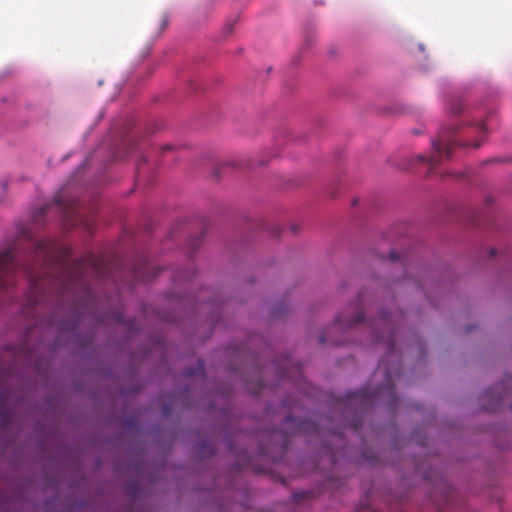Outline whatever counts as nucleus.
<instances>
[{"instance_id":"1","label":"nucleus","mask_w":512,"mask_h":512,"mask_svg":"<svg viewBox=\"0 0 512 512\" xmlns=\"http://www.w3.org/2000/svg\"><path fill=\"white\" fill-rule=\"evenodd\" d=\"M364 306L365 293L361 292L357 296L356 302L347 307L335 319L334 327L354 328L359 324H364L370 331L373 341L375 343L381 342L385 345L387 355L381 359L375 371V376L377 374L383 375L384 382L373 392H370L366 387L348 392L345 395L344 402L357 405L359 408H366L378 401H382L392 410L397 406L399 400L393 382V376L398 372L399 367L395 369L388 367L385 359L392 356L395 351L396 319L388 315L386 311H381L376 319L364 320ZM397 366L399 365L397 364Z\"/></svg>"},{"instance_id":"2","label":"nucleus","mask_w":512,"mask_h":512,"mask_svg":"<svg viewBox=\"0 0 512 512\" xmlns=\"http://www.w3.org/2000/svg\"><path fill=\"white\" fill-rule=\"evenodd\" d=\"M53 244L48 240H39L31 245L29 252L19 254L14 248L0 252V292L14 285L17 273L22 274L32 290H39L44 284L42 275L36 269L46 267L53 261Z\"/></svg>"},{"instance_id":"3","label":"nucleus","mask_w":512,"mask_h":512,"mask_svg":"<svg viewBox=\"0 0 512 512\" xmlns=\"http://www.w3.org/2000/svg\"><path fill=\"white\" fill-rule=\"evenodd\" d=\"M429 156L422 154L411 157V165L416 163L426 167L427 178H443L446 174L444 159L448 156V143L445 139L432 140Z\"/></svg>"},{"instance_id":"4","label":"nucleus","mask_w":512,"mask_h":512,"mask_svg":"<svg viewBox=\"0 0 512 512\" xmlns=\"http://www.w3.org/2000/svg\"><path fill=\"white\" fill-rule=\"evenodd\" d=\"M56 207L59 211H61L64 217H69L71 214L70 209L66 204L63 203L60 196H56L52 203L45 204L41 206L34 214L33 221L38 223L41 221L42 217L50 211L53 207Z\"/></svg>"},{"instance_id":"5","label":"nucleus","mask_w":512,"mask_h":512,"mask_svg":"<svg viewBox=\"0 0 512 512\" xmlns=\"http://www.w3.org/2000/svg\"><path fill=\"white\" fill-rule=\"evenodd\" d=\"M313 497V493L310 491H295L291 496V501L295 504H300L305 500H309Z\"/></svg>"},{"instance_id":"6","label":"nucleus","mask_w":512,"mask_h":512,"mask_svg":"<svg viewBox=\"0 0 512 512\" xmlns=\"http://www.w3.org/2000/svg\"><path fill=\"white\" fill-rule=\"evenodd\" d=\"M203 372H204V365H203V363L200 361V362L198 363V367H197V369H196V370H194V371H192V370H187L185 374H186L187 376H193V375H196V374H198V373H203Z\"/></svg>"},{"instance_id":"7","label":"nucleus","mask_w":512,"mask_h":512,"mask_svg":"<svg viewBox=\"0 0 512 512\" xmlns=\"http://www.w3.org/2000/svg\"><path fill=\"white\" fill-rule=\"evenodd\" d=\"M233 26L234 24L233 23H227L224 28H223V32L225 34V37L230 35L232 32H233Z\"/></svg>"},{"instance_id":"8","label":"nucleus","mask_w":512,"mask_h":512,"mask_svg":"<svg viewBox=\"0 0 512 512\" xmlns=\"http://www.w3.org/2000/svg\"><path fill=\"white\" fill-rule=\"evenodd\" d=\"M72 285V279H69L68 281L61 280V290L64 292L66 290H69Z\"/></svg>"},{"instance_id":"9","label":"nucleus","mask_w":512,"mask_h":512,"mask_svg":"<svg viewBox=\"0 0 512 512\" xmlns=\"http://www.w3.org/2000/svg\"><path fill=\"white\" fill-rule=\"evenodd\" d=\"M502 398H503V396H502V395L497 396V397L494 399L493 407H491L490 409H491V410H493V411H494V410H496V409H497V407H498V405H499V404H500V402L502 401Z\"/></svg>"},{"instance_id":"10","label":"nucleus","mask_w":512,"mask_h":512,"mask_svg":"<svg viewBox=\"0 0 512 512\" xmlns=\"http://www.w3.org/2000/svg\"><path fill=\"white\" fill-rule=\"evenodd\" d=\"M308 426H313L312 423L308 421H301L300 422V429L306 430Z\"/></svg>"},{"instance_id":"11","label":"nucleus","mask_w":512,"mask_h":512,"mask_svg":"<svg viewBox=\"0 0 512 512\" xmlns=\"http://www.w3.org/2000/svg\"><path fill=\"white\" fill-rule=\"evenodd\" d=\"M461 110H462V106H461V105H458L456 108H455V107H452V106L450 105V108H449L450 114H451L452 112H454V113H459Z\"/></svg>"},{"instance_id":"12","label":"nucleus","mask_w":512,"mask_h":512,"mask_svg":"<svg viewBox=\"0 0 512 512\" xmlns=\"http://www.w3.org/2000/svg\"><path fill=\"white\" fill-rule=\"evenodd\" d=\"M168 21H169L168 17L166 15H163L162 19H161L162 28H165L168 25Z\"/></svg>"},{"instance_id":"13","label":"nucleus","mask_w":512,"mask_h":512,"mask_svg":"<svg viewBox=\"0 0 512 512\" xmlns=\"http://www.w3.org/2000/svg\"><path fill=\"white\" fill-rule=\"evenodd\" d=\"M91 264L93 265V267L95 268V270L98 271V268H99V265H100V261L98 259H93L91 261Z\"/></svg>"},{"instance_id":"14","label":"nucleus","mask_w":512,"mask_h":512,"mask_svg":"<svg viewBox=\"0 0 512 512\" xmlns=\"http://www.w3.org/2000/svg\"><path fill=\"white\" fill-rule=\"evenodd\" d=\"M389 258H390L391 261L394 262V261L398 260V255L395 252L392 251L390 253V255H389Z\"/></svg>"},{"instance_id":"15","label":"nucleus","mask_w":512,"mask_h":512,"mask_svg":"<svg viewBox=\"0 0 512 512\" xmlns=\"http://www.w3.org/2000/svg\"><path fill=\"white\" fill-rule=\"evenodd\" d=\"M174 149V146L170 145V144H167L165 146L162 147V151L165 152V151H170V150H173Z\"/></svg>"},{"instance_id":"16","label":"nucleus","mask_w":512,"mask_h":512,"mask_svg":"<svg viewBox=\"0 0 512 512\" xmlns=\"http://www.w3.org/2000/svg\"><path fill=\"white\" fill-rule=\"evenodd\" d=\"M129 149H137V144L135 141H131L128 143Z\"/></svg>"},{"instance_id":"17","label":"nucleus","mask_w":512,"mask_h":512,"mask_svg":"<svg viewBox=\"0 0 512 512\" xmlns=\"http://www.w3.org/2000/svg\"><path fill=\"white\" fill-rule=\"evenodd\" d=\"M144 163L146 162V159L144 157H141V161L138 163L137 165V173L139 174L140 173V169H141V163Z\"/></svg>"},{"instance_id":"18","label":"nucleus","mask_w":512,"mask_h":512,"mask_svg":"<svg viewBox=\"0 0 512 512\" xmlns=\"http://www.w3.org/2000/svg\"><path fill=\"white\" fill-rule=\"evenodd\" d=\"M85 266V263L83 261H79L76 265V270H80Z\"/></svg>"},{"instance_id":"19","label":"nucleus","mask_w":512,"mask_h":512,"mask_svg":"<svg viewBox=\"0 0 512 512\" xmlns=\"http://www.w3.org/2000/svg\"><path fill=\"white\" fill-rule=\"evenodd\" d=\"M319 342H320V344H322V345H323V344L327 343V342H328V340L325 338V336H324V335H321V336L319 337Z\"/></svg>"},{"instance_id":"20","label":"nucleus","mask_w":512,"mask_h":512,"mask_svg":"<svg viewBox=\"0 0 512 512\" xmlns=\"http://www.w3.org/2000/svg\"><path fill=\"white\" fill-rule=\"evenodd\" d=\"M479 131H481V132L486 131V126H485V124H484V123H481V124L479 125Z\"/></svg>"},{"instance_id":"21","label":"nucleus","mask_w":512,"mask_h":512,"mask_svg":"<svg viewBox=\"0 0 512 512\" xmlns=\"http://www.w3.org/2000/svg\"><path fill=\"white\" fill-rule=\"evenodd\" d=\"M452 494H453V491H452V488L450 487V492H449V495H450V510L452 509Z\"/></svg>"},{"instance_id":"22","label":"nucleus","mask_w":512,"mask_h":512,"mask_svg":"<svg viewBox=\"0 0 512 512\" xmlns=\"http://www.w3.org/2000/svg\"><path fill=\"white\" fill-rule=\"evenodd\" d=\"M163 412H164L165 415H169V413H170L169 407L168 406H164Z\"/></svg>"},{"instance_id":"23","label":"nucleus","mask_w":512,"mask_h":512,"mask_svg":"<svg viewBox=\"0 0 512 512\" xmlns=\"http://www.w3.org/2000/svg\"><path fill=\"white\" fill-rule=\"evenodd\" d=\"M489 253H490V256H491V257L495 256V255H496V249L491 248V249H490V251H489Z\"/></svg>"},{"instance_id":"24","label":"nucleus","mask_w":512,"mask_h":512,"mask_svg":"<svg viewBox=\"0 0 512 512\" xmlns=\"http://www.w3.org/2000/svg\"><path fill=\"white\" fill-rule=\"evenodd\" d=\"M449 145H450V150L452 149V147L455 145V142L454 140L452 139V137L450 136V142H449Z\"/></svg>"},{"instance_id":"25","label":"nucleus","mask_w":512,"mask_h":512,"mask_svg":"<svg viewBox=\"0 0 512 512\" xmlns=\"http://www.w3.org/2000/svg\"><path fill=\"white\" fill-rule=\"evenodd\" d=\"M472 146H473L474 148H478V147H480V146H481V142L476 141L475 143H473V144H472Z\"/></svg>"},{"instance_id":"26","label":"nucleus","mask_w":512,"mask_h":512,"mask_svg":"<svg viewBox=\"0 0 512 512\" xmlns=\"http://www.w3.org/2000/svg\"><path fill=\"white\" fill-rule=\"evenodd\" d=\"M291 231H292L293 233H296V232H297V227H296L295 225H292V226H291Z\"/></svg>"},{"instance_id":"27","label":"nucleus","mask_w":512,"mask_h":512,"mask_svg":"<svg viewBox=\"0 0 512 512\" xmlns=\"http://www.w3.org/2000/svg\"><path fill=\"white\" fill-rule=\"evenodd\" d=\"M484 396H485V397L490 396V391H485Z\"/></svg>"}]
</instances>
